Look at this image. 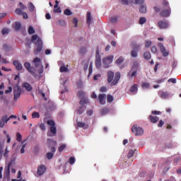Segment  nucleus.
<instances>
[{
	"mask_svg": "<svg viewBox=\"0 0 181 181\" xmlns=\"http://www.w3.org/2000/svg\"><path fill=\"white\" fill-rule=\"evenodd\" d=\"M77 125L79 128H84V127H86V123L81 122H78Z\"/></svg>",
	"mask_w": 181,
	"mask_h": 181,
	"instance_id": "49530a36",
	"label": "nucleus"
},
{
	"mask_svg": "<svg viewBox=\"0 0 181 181\" xmlns=\"http://www.w3.org/2000/svg\"><path fill=\"white\" fill-rule=\"evenodd\" d=\"M86 111V106L82 105L78 107V109L76 110L77 114L81 115Z\"/></svg>",
	"mask_w": 181,
	"mask_h": 181,
	"instance_id": "cd10ccee",
	"label": "nucleus"
},
{
	"mask_svg": "<svg viewBox=\"0 0 181 181\" xmlns=\"http://www.w3.org/2000/svg\"><path fill=\"white\" fill-rule=\"evenodd\" d=\"M77 95L79 97V98H84V92L83 90H79Z\"/></svg>",
	"mask_w": 181,
	"mask_h": 181,
	"instance_id": "a19ab883",
	"label": "nucleus"
},
{
	"mask_svg": "<svg viewBox=\"0 0 181 181\" xmlns=\"http://www.w3.org/2000/svg\"><path fill=\"white\" fill-rule=\"evenodd\" d=\"M115 63H116V64H118V65L122 64V63H124V57H119L116 60Z\"/></svg>",
	"mask_w": 181,
	"mask_h": 181,
	"instance_id": "72a5a7b5",
	"label": "nucleus"
},
{
	"mask_svg": "<svg viewBox=\"0 0 181 181\" xmlns=\"http://www.w3.org/2000/svg\"><path fill=\"white\" fill-rule=\"evenodd\" d=\"M24 66L25 67V69H27V70H28V71H29V73H30L31 74H35V71L33 70V68H32V66H30V63L25 62L24 64Z\"/></svg>",
	"mask_w": 181,
	"mask_h": 181,
	"instance_id": "dca6fc26",
	"label": "nucleus"
},
{
	"mask_svg": "<svg viewBox=\"0 0 181 181\" xmlns=\"http://www.w3.org/2000/svg\"><path fill=\"white\" fill-rule=\"evenodd\" d=\"M64 13L66 16H71V15H73V13L71 12V11L69 8H66V10H64Z\"/></svg>",
	"mask_w": 181,
	"mask_h": 181,
	"instance_id": "f704fd0d",
	"label": "nucleus"
},
{
	"mask_svg": "<svg viewBox=\"0 0 181 181\" xmlns=\"http://www.w3.org/2000/svg\"><path fill=\"white\" fill-rule=\"evenodd\" d=\"M130 4H134V5H140L141 4H144L145 0H129Z\"/></svg>",
	"mask_w": 181,
	"mask_h": 181,
	"instance_id": "a878e982",
	"label": "nucleus"
},
{
	"mask_svg": "<svg viewBox=\"0 0 181 181\" xmlns=\"http://www.w3.org/2000/svg\"><path fill=\"white\" fill-rule=\"evenodd\" d=\"M9 93H12V87L9 86L8 89L5 90V94H9Z\"/></svg>",
	"mask_w": 181,
	"mask_h": 181,
	"instance_id": "338daca9",
	"label": "nucleus"
},
{
	"mask_svg": "<svg viewBox=\"0 0 181 181\" xmlns=\"http://www.w3.org/2000/svg\"><path fill=\"white\" fill-rule=\"evenodd\" d=\"M88 64H89L88 62L84 64L83 70L85 71H87V70L88 69Z\"/></svg>",
	"mask_w": 181,
	"mask_h": 181,
	"instance_id": "680f3d73",
	"label": "nucleus"
},
{
	"mask_svg": "<svg viewBox=\"0 0 181 181\" xmlns=\"http://www.w3.org/2000/svg\"><path fill=\"white\" fill-rule=\"evenodd\" d=\"M16 160V156L13 155L12 157L11 158V160L8 163V168H7V172H9L11 169V165H13L15 163V161Z\"/></svg>",
	"mask_w": 181,
	"mask_h": 181,
	"instance_id": "6ab92c4d",
	"label": "nucleus"
},
{
	"mask_svg": "<svg viewBox=\"0 0 181 181\" xmlns=\"http://www.w3.org/2000/svg\"><path fill=\"white\" fill-rule=\"evenodd\" d=\"M28 8L30 12H33L35 11V5L32 2L28 3Z\"/></svg>",
	"mask_w": 181,
	"mask_h": 181,
	"instance_id": "c9c22d12",
	"label": "nucleus"
},
{
	"mask_svg": "<svg viewBox=\"0 0 181 181\" xmlns=\"http://www.w3.org/2000/svg\"><path fill=\"white\" fill-rule=\"evenodd\" d=\"M9 33V29L8 28H4L1 30V34L4 36L5 35H8Z\"/></svg>",
	"mask_w": 181,
	"mask_h": 181,
	"instance_id": "37998d69",
	"label": "nucleus"
},
{
	"mask_svg": "<svg viewBox=\"0 0 181 181\" xmlns=\"http://www.w3.org/2000/svg\"><path fill=\"white\" fill-rule=\"evenodd\" d=\"M47 125L50 127V132L47 133L48 136H56V133L57 132V129H56V123L53 120H48L47 122Z\"/></svg>",
	"mask_w": 181,
	"mask_h": 181,
	"instance_id": "20e7f679",
	"label": "nucleus"
},
{
	"mask_svg": "<svg viewBox=\"0 0 181 181\" xmlns=\"http://www.w3.org/2000/svg\"><path fill=\"white\" fill-rule=\"evenodd\" d=\"M105 94H100L98 96L99 103L102 105H104V104H105Z\"/></svg>",
	"mask_w": 181,
	"mask_h": 181,
	"instance_id": "a211bd4d",
	"label": "nucleus"
},
{
	"mask_svg": "<svg viewBox=\"0 0 181 181\" xmlns=\"http://www.w3.org/2000/svg\"><path fill=\"white\" fill-rule=\"evenodd\" d=\"M81 105H84V104H87V100L84 99V98H81L80 100Z\"/></svg>",
	"mask_w": 181,
	"mask_h": 181,
	"instance_id": "6e6d98bb",
	"label": "nucleus"
},
{
	"mask_svg": "<svg viewBox=\"0 0 181 181\" xmlns=\"http://www.w3.org/2000/svg\"><path fill=\"white\" fill-rule=\"evenodd\" d=\"M110 21L111 23H112L113 25H115V23H118V16H113L110 17Z\"/></svg>",
	"mask_w": 181,
	"mask_h": 181,
	"instance_id": "bb28decb",
	"label": "nucleus"
},
{
	"mask_svg": "<svg viewBox=\"0 0 181 181\" xmlns=\"http://www.w3.org/2000/svg\"><path fill=\"white\" fill-rule=\"evenodd\" d=\"M35 40H37L35 42V52L39 53L42 52V49H43V42L42 41V39L37 36V35H34L32 36L31 41L35 42Z\"/></svg>",
	"mask_w": 181,
	"mask_h": 181,
	"instance_id": "f03ea898",
	"label": "nucleus"
},
{
	"mask_svg": "<svg viewBox=\"0 0 181 181\" xmlns=\"http://www.w3.org/2000/svg\"><path fill=\"white\" fill-rule=\"evenodd\" d=\"M149 87H151V85H149V83H142V88H144V90L149 88Z\"/></svg>",
	"mask_w": 181,
	"mask_h": 181,
	"instance_id": "79ce46f5",
	"label": "nucleus"
},
{
	"mask_svg": "<svg viewBox=\"0 0 181 181\" xmlns=\"http://www.w3.org/2000/svg\"><path fill=\"white\" fill-rule=\"evenodd\" d=\"M145 22H146V18L144 17H141L139 19V23L140 25H144V23H145Z\"/></svg>",
	"mask_w": 181,
	"mask_h": 181,
	"instance_id": "8fccbe9b",
	"label": "nucleus"
},
{
	"mask_svg": "<svg viewBox=\"0 0 181 181\" xmlns=\"http://www.w3.org/2000/svg\"><path fill=\"white\" fill-rule=\"evenodd\" d=\"M8 153H9V150H8V148H6L5 153L4 154V158H8Z\"/></svg>",
	"mask_w": 181,
	"mask_h": 181,
	"instance_id": "774afa93",
	"label": "nucleus"
},
{
	"mask_svg": "<svg viewBox=\"0 0 181 181\" xmlns=\"http://www.w3.org/2000/svg\"><path fill=\"white\" fill-rule=\"evenodd\" d=\"M87 23L88 25H91V13L90 12L88 13Z\"/></svg>",
	"mask_w": 181,
	"mask_h": 181,
	"instance_id": "4c0bfd02",
	"label": "nucleus"
},
{
	"mask_svg": "<svg viewBox=\"0 0 181 181\" xmlns=\"http://www.w3.org/2000/svg\"><path fill=\"white\" fill-rule=\"evenodd\" d=\"M112 101H114V97H112V95H108L107 103H112Z\"/></svg>",
	"mask_w": 181,
	"mask_h": 181,
	"instance_id": "864d4df0",
	"label": "nucleus"
},
{
	"mask_svg": "<svg viewBox=\"0 0 181 181\" xmlns=\"http://www.w3.org/2000/svg\"><path fill=\"white\" fill-rule=\"evenodd\" d=\"M158 47H160V50L164 57H168V56H169V52L166 51V48L163 46V44L159 42Z\"/></svg>",
	"mask_w": 181,
	"mask_h": 181,
	"instance_id": "9d476101",
	"label": "nucleus"
},
{
	"mask_svg": "<svg viewBox=\"0 0 181 181\" xmlns=\"http://www.w3.org/2000/svg\"><path fill=\"white\" fill-rule=\"evenodd\" d=\"M151 45H152V42H151L149 40L146 41V44H145L146 47H149L151 46Z\"/></svg>",
	"mask_w": 181,
	"mask_h": 181,
	"instance_id": "0e129e2a",
	"label": "nucleus"
},
{
	"mask_svg": "<svg viewBox=\"0 0 181 181\" xmlns=\"http://www.w3.org/2000/svg\"><path fill=\"white\" fill-rule=\"evenodd\" d=\"M138 91V85L134 84L130 88V92L131 93H136Z\"/></svg>",
	"mask_w": 181,
	"mask_h": 181,
	"instance_id": "2f4dec72",
	"label": "nucleus"
},
{
	"mask_svg": "<svg viewBox=\"0 0 181 181\" xmlns=\"http://www.w3.org/2000/svg\"><path fill=\"white\" fill-rule=\"evenodd\" d=\"M120 1L122 4H123V5H128L129 4H131L129 0H120Z\"/></svg>",
	"mask_w": 181,
	"mask_h": 181,
	"instance_id": "e2e57ef3",
	"label": "nucleus"
},
{
	"mask_svg": "<svg viewBox=\"0 0 181 181\" xmlns=\"http://www.w3.org/2000/svg\"><path fill=\"white\" fill-rule=\"evenodd\" d=\"M66 144H62L61 146L59 147L58 151L59 152H63V151H64V149H66Z\"/></svg>",
	"mask_w": 181,
	"mask_h": 181,
	"instance_id": "a18cd8bd",
	"label": "nucleus"
},
{
	"mask_svg": "<svg viewBox=\"0 0 181 181\" xmlns=\"http://www.w3.org/2000/svg\"><path fill=\"white\" fill-rule=\"evenodd\" d=\"M13 28H14L15 30L16 31L21 30V28H22V23L20 22H16L13 25Z\"/></svg>",
	"mask_w": 181,
	"mask_h": 181,
	"instance_id": "393cba45",
	"label": "nucleus"
},
{
	"mask_svg": "<svg viewBox=\"0 0 181 181\" xmlns=\"http://www.w3.org/2000/svg\"><path fill=\"white\" fill-rule=\"evenodd\" d=\"M73 23L74 25V28H77V24L78 23V19H77V18H74Z\"/></svg>",
	"mask_w": 181,
	"mask_h": 181,
	"instance_id": "5fc2aeb1",
	"label": "nucleus"
},
{
	"mask_svg": "<svg viewBox=\"0 0 181 181\" xmlns=\"http://www.w3.org/2000/svg\"><path fill=\"white\" fill-rule=\"evenodd\" d=\"M13 64H14L17 70H22V69L23 68V66H22V64L18 61H14L13 62Z\"/></svg>",
	"mask_w": 181,
	"mask_h": 181,
	"instance_id": "5701e85b",
	"label": "nucleus"
},
{
	"mask_svg": "<svg viewBox=\"0 0 181 181\" xmlns=\"http://www.w3.org/2000/svg\"><path fill=\"white\" fill-rule=\"evenodd\" d=\"M132 132L136 135V136H142L144 135V129L138 125H134L132 127Z\"/></svg>",
	"mask_w": 181,
	"mask_h": 181,
	"instance_id": "423d86ee",
	"label": "nucleus"
},
{
	"mask_svg": "<svg viewBox=\"0 0 181 181\" xmlns=\"http://www.w3.org/2000/svg\"><path fill=\"white\" fill-rule=\"evenodd\" d=\"M8 121H9V118L6 115H4L0 119V128H4L5 124H7Z\"/></svg>",
	"mask_w": 181,
	"mask_h": 181,
	"instance_id": "9b49d317",
	"label": "nucleus"
},
{
	"mask_svg": "<svg viewBox=\"0 0 181 181\" xmlns=\"http://www.w3.org/2000/svg\"><path fill=\"white\" fill-rule=\"evenodd\" d=\"M15 12L17 15H22V13H23L22 9H21V8H16Z\"/></svg>",
	"mask_w": 181,
	"mask_h": 181,
	"instance_id": "bf43d9fd",
	"label": "nucleus"
},
{
	"mask_svg": "<svg viewBox=\"0 0 181 181\" xmlns=\"http://www.w3.org/2000/svg\"><path fill=\"white\" fill-rule=\"evenodd\" d=\"M168 83H173V84H176V78H171L168 80Z\"/></svg>",
	"mask_w": 181,
	"mask_h": 181,
	"instance_id": "13d9d810",
	"label": "nucleus"
},
{
	"mask_svg": "<svg viewBox=\"0 0 181 181\" xmlns=\"http://www.w3.org/2000/svg\"><path fill=\"white\" fill-rule=\"evenodd\" d=\"M140 47V45H137L134 47V48L131 52L132 57H138V50H139Z\"/></svg>",
	"mask_w": 181,
	"mask_h": 181,
	"instance_id": "f8f14e48",
	"label": "nucleus"
},
{
	"mask_svg": "<svg viewBox=\"0 0 181 181\" xmlns=\"http://www.w3.org/2000/svg\"><path fill=\"white\" fill-rule=\"evenodd\" d=\"M75 162H76V158H74V157H70L69 158V163L71 165L74 164Z\"/></svg>",
	"mask_w": 181,
	"mask_h": 181,
	"instance_id": "4d7b16f0",
	"label": "nucleus"
},
{
	"mask_svg": "<svg viewBox=\"0 0 181 181\" xmlns=\"http://www.w3.org/2000/svg\"><path fill=\"white\" fill-rule=\"evenodd\" d=\"M149 119L151 121L153 124H156L158 121H159V117H153L152 115L149 116Z\"/></svg>",
	"mask_w": 181,
	"mask_h": 181,
	"instance_id": "7c9ffc66",
	"label": "nucleus"
},
{
	"mask_svg": "<svg viewBox=\"0 0 181 181\" xmlns=\"http://www.w3.org/2000/svg\"><path fill=\"white\" fill-rule=\"evenodd\" d=\"M16 140L18 141V142H22V135L21 134V133H17L16 134Z\"/></svg>",
	"mask_w": 181,
	"mask_h": 181,
	"instance_id": "c03bdc74",
	"label": "nucleus"
},
{
	"mask_svg": "<svg viewBox=\"0 0 181 181\" xmlns=\"http://www.w3.org/2000/svg\"><path fill=\"white\" fill-rule=\"evenodd\" d=\"M45 172H46V167L45 165H39L37 168V175L38 176H42L45 174Z\"/></svg>",
	"mask_w": 181,
	"mask_h": 181,
	"instance_id": "2eb2a0df",
	"label": "nucleus"
},
{
	"mask_svg": "<svg viewBox=\"0 0 181 181\" xmlns=\"http://www.w3.org/2000/svg\"><path fill=\"white\" fill-rule=\"evenodd\" d=\"M93 74V62H90L89 66V74L88 76H91Z\"/></svg>",
	"mask_w": 181,
	"mask_h": 181,
	"instance_id": "de8ad7c7",
	"label": "nucleus"
},
{
	"mask_svg": "<svg viewBox=\"0 0 181 181\" xmlns=\"http://www.w3.org/2000/svg\"><path fill=\"white\" fill-rule=\"evenodd\" d=\"M170 16V9L169 10H163L160 12V16H163V18H166L168 16Z\"/></svg>",
	"mask_w": 181,
	"mask_h": 181,
	"instance_id": "aec40b11",
	"label": "nucleus"
},
{
	"mask_svg": "<svg viewBox=\"0 0 181 181\" xmlns=\"http://www.w3.org/2000/svg\"><path fill=\"white\" fill-rule=\"evenodd\" d=\"M32 117H33V118H40V115H39V112H34L32 114Z\"/></svg>",
	"mask_w": 181,
	"mask_h": 181,
	"instance_id": "09e8293b",
	"label": "nucleus"
},
{
	"mask_svg": "<svg viewBox=\"0 0 181 181\" xmlns=\"http://www.w3.org/2000/svg\"><path fill=\"white\" fill-rule=\"evenodd\" d=\"M13 93H14V100L16 101L19 97H21V87L18 85H16L13 88Z\"/></svg>",
	"mask_w": 181,
	"mask_h": 181,
	"instance_id": "6e6552de",
	"label": "nucleus"
},
{
	"mask_svg": "<svg viewBox=\"0 0 181 181\" xmlns=\"http://www.w3.org/2000/svg\"><path fill=\"white\" fill-rule=\"evenodd\" d=\"M25 144V141L22 142V148L21 149V153H23L25 152V148H26V144Z\"/></svg>",
	"mask_w": 181,
	"mask_h": 181,
	"instance_id": "603ef678",
	"label": "nucleus"
},
{
	"mask_svg": "<svg viewBox=\"0 0 181 181\" xmlns=\"http://www.w3.org/2000/svg\"><path fill=\"white\" fill-rule=\"evenodd\" d=\"M135 155V151L130 150L127 154V158L129 159L130 158H132Z\"/></svg>",
	"mask_w": 181,
	"mask_h": 181,
	"instance_id": "e433bc0d",
	"label": "nucleus"
},
{
	"mask_svg": "<svg viewBox=\"0 0 181 181\" xmlns=\"http://www.w3.org/2000/svg\"><path fill=\"white\" fill-rule=\"evenodd\" d=\"M23 87L25 88L26 91H32L33 90L32 86L29 83H24Z\"/></svg>",
	"mask_w": 181,
	"mask_h": 181,
	"instance_id": "b1692460",
	"label": "nucleus"
},
{
	"mask_svg": "<svg viewBox=\"0 0 181 181\" xmlns=\"http://www.w3.org/2000/svg\"><path fill=\"white\" fill-rule=\"evenodd\" d=\"M28 33H29V35H33V33H35V28H33V27H32V25H30L28 28Z\"/></svg>",
	"mask_w": 181,
	"mask_h": 181,
	"instance_id": "ea45409f",
	"label": "nucleus"
},
{
	"mask_svg": "<svg viewBox=\"0 0 181 181\" xmlns=\"http://www.w3.org/2000/svg\"><path fill=\"white\" fill-rule=\"evenodd\" d=\"M48 148L51 149V152H49L47 153V159H52L53 156H54V152H56V148L54 146L57 145V142L56 141L52 140L51 139H48L47 140Z\"/></svg>",
	"mask_w": 181,
	"mask_h": 181,
	"instance_id": "f257e3e1",
	"label": "nucleus"
},
{
	"mask_svg": "<svg viewBox=\"0 0 181 181\" xmlns=\"http://www.w3.org/2000/svg\"><path fill=\"white\" fill-rule=\"evenodd\" d=\"M101 115H105L106 114H108V109L107 108H103L100 110Z\"/></svg>",
	"mask_w": 181,
	"mask_h": 181,
	"instance_id": "58836bf2",
	"label": "nucleus"
},
{
	"mask_svg": "<svg viewBox=\"0 0 181 181\" xmlns=\"http://www.w3.org/2000/svg\"><path fill=\"white\" fill-rule=\"evenodd\" d=\"M160 97L161 98H164V99L169 98V93L162 91V92L160 93Z\"/></svg>",
	"mask_w": 181,
	"mask_h": 181,
	"instance_id": "c756f323",
	"label": "nucleus"
},
{
	"mask_svg": "<svg viewBox=\"0 0 181 181\" xmlns=\"http://www.w3.org/2000/svg\"><path fill=\"white\" fill-rule=\"evenodd\" d=\"M114 80V72L109 71H107V81L108 83H111Z\"/></svg>",
	"mask_w": 181,
	"mask_h": 181,
	"instance_id": "412c9836",
	"label": "nucleus"
},
{
	"mask_svg": "<svg viewBox=\"0 0 181 181\" xmlns=\"http://www.w3.org/2000/svg\"><path fill=\"white\" fill-rule=\"evenodd\" d=\"M144 57L146 60H149V59H151V52H144Z\"/></svg>",
	"mask_w": 181,
	"mask_h": 181,
	"instance_id": "473e14b6",
	"label": "nucleus"
},
{
	"mask_svg": "<svg viewBox=\"0 0 181 181\" xmlns=\"http://www.w3.org/2000/svg\"><path fill=\"white\" fill-rule=\"evenodd\" d=\"M69 65L67 66H65V65H62L59 68L60 73H69Z\"/></svg>",
	"mask_w": 181,
	"mask_h": 181,
	"instance_id": "4be33fe9",
	"label": "nucleus"
},
{
	"mask_svg": "<svg viewBox=\"0 0 181 181\" xmlns=\"http://www.w3.org/2000/svg\"><path fill=\"white\" fill-rule=\"evenodd\" d=\"M138 69H139V62H138V61H134L130 71L128 73V76H130V77H135V76H136Z\"/></svg>",
	"mask_w": 181,
	"mask_h": 181,
	"instance_id": "39448f33",
	"label": "nucleus"
},
{
	"mask_svg": "<svg viewBox=\"0 0 181 181\" xmlns=\"http://www.w3.org/2000/svg\"><path fill=\"white\" fill-rule=\"evenodd\" d=\"M4 50H6V52H9V50H11V47H10V45H8L7 44H4Z\"/></svg>",
	"mask_w": 181,
	"mask_h": 181,
	"instance_id": "3c124183",
	"label": "nucleus"
},
{
	"mask_svg": "<svg viewBox=\"0 0 181 181\" xmlns=\"http://www.w3.org/2000/svg\"><path fill=\"white\" fill-rule=\"evenodd\" d=\"M112 60H114V56L112 55L103 58V63L105 69H108V67H110L111 63H112Z\"/></svg>",
	"mask_w": 181,
	"mask_h": 181,
	"instance_id": "0eeeda50",
	"label": "nucleus"
},
{
	"mask_svg": "<svg viewBox=\"0 0 181 181\" xmlns=\"http://www.w3.org/2000/svg\"><path fill=\"white\" fill-rule=\"evenodd\" d=\"M95 66L97 69H100V67H101V57L100 56V51L98 49L96 50Z\"/></svg>",
	"mask_w": 181,
	"mask_h": 181,
	"instance_id": "1a4fd4ad",
	"label": "nucleus"
},
{
	"mask_svg": "<svg viewBox=\"0 0 181 181\" xmlns=\"http://www.w3.org/2000/svg\"><path fill=\"white\" fill-rule=\"evenodd\" d=\"M33 64L39 74H42V73H43V65L42 64V60L40 58L36 57L34 59Z\"/></svg>",
	"mask_w": 181,
	"mask_h": 181,
	"instance_id": "7ed1b4c3",
	"label": "nucleus"
},
{
	"mask_svg": "<svg viewBox=\"0 0 181 181\" xmlns=\"http://www.w3.org/2000/svg\"><path fill=\"white\" fill-rule=\"evenodd\" d=\"M119 78H121V74L119 72H117L115 74V76L112 82L111 83L110 86H116L118 83V81H119Z\"/></svg>",
	"mask_w": 181,
	"mask_h": 181,
	"instance_id": "ddd939ff",
	"label": "nucleus"
},
{
	"mask_svg": "<svg viewBox=\"0 0 181 181\" xmlns=\"http://www.w3.org/2000/svg\"><path fill=\"white\" fill-rule=\"evenodd\" d=\"M87 53V48L85 47H81L79 49V54L81 56H84Z\"/></svg>",
	"mask_w": 181,
	"mask_h": 181,
	"instance_id": "c85d7f7f",
	"label": "nucleus"
},
{
	"mask_svg": "<svg viewBox=\"0 0 181 181\" xmlns=\"http://www.w3.org/2000/svg\"><path fill=\"white\" fill-rule=\"evenodd\" d=\"M32 45V42L30 40H27L26 41V46H28V49H30V45Z\"/></svg>",
	"mask_w": 181,
	"mask_h": 181,
	"instance_id": "69168bd1",
	"label": "nucleus"
},
{
	"mask_svg": "<svg viewBox=\"0 0 181 181\" xmlns=\"http://www.w3.org/2000/svg\"><path fill=\"white\" fill-rule=\"evenodd\" d=\"M139 10L141 13H146V4L145 3L139 4Z\"/></svg>",
	"mask_w": 181,
	"mask_h": 181,
	"instance_id": "f3484780",
	"label": "nucleus"
},
{
	"mask_svg": "<svg viewBox=\"0 0 181 181\" xmlns=\"http://www.w3.org/2000/svg\"><path fill=\"white\" fill-rule=\"evenodd\" d=\"M21 11H25V9H26V6H25L23 4H22V2H20L19 4Z\"/></svg>",
	"mask_w": 181,
	"mask_h": 181,
	"instance_id": "052dcab7",
	"label": "nucleus"
},
{
	"mask_svg": "<svg viewBox=\"0 0 181 181\" xmlns=\"http://www.w3.org/2000/svg\"><path fill=\"white\" fill-rule=\"evenodd\" d=\"M158 25L160 29H168L169 28V22L168 21H160Z\"/></svg>",
	"mask_w": 181,
	"mask_h": 181,
	"instance_id": "4468645a",
	"label": "nucleus"
}]
</instances>
